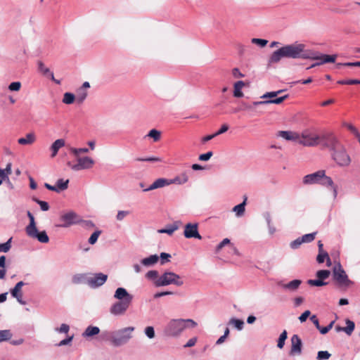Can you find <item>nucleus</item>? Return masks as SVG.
I'll use <instances>...</instances> for the list:
<instances>
[{
  "label": "nucleus",
  "mask_w": 360,
  "mask_h": 360,
  "mask_svg": "<svg viewBox=\"0 0 360 360\" xmlns=\"http://www.w3.org/2000/svg\"><path fill=\"white\" fill-rule=\"evenodd\" d=\"M146 278L152 281L154 285L156 286L157 281L160 278V276L158 271L150 270L146 273Z\"/></svg>",
  "instance_id": "34"
},
{
  "label": "nucleus",
  "mask_w": 360,
  "mask_h": 360,
  "mask_svg": "<svg viewBox=\"0 0 360 360\" xmlns=\"http://www.w3.org/2000/svg\"><path fill=\"white\" fill-rule=\"evenodd\" d=\"M179 226L176 224L171 225L167 226L165 229H162L158 230V232L160 233H167L169 235H172L176 230H177Z\"/></svg>",
  "instance_id": "43"
},
{
  "label": "nucleus",
  "mask_w": 360,
  "mask_h": 360,
  "mask_svg": "<svg viewBox=\"0 0 360 360\" xmlns=\"http://www.w3.org/2000/svg\"><path fill=\"white\" fill-rule=\"evenodd\" d=\"M65 141L62 139L56 140L51 146V150L52 152L51 157H55L60 148L65 146Z\"/></svg>",
  "instance_id": "28"
},
{
  "label": "nucleus",
  "mask_w": 360,
  "mask_h": 360,
  "mask_svg": "<svg viewBox=\"0 0 360 360\" xmlns=\"http://www.w3.org/2000/svg\"><path fill=\"white\" fill-rule=\"evenodd\" d=\"M12 335L8 330H0V342L8 340L11 338Z\"/></svg>",
  "instance_id": "45"
},
{
  "label": "nucleus",
  "mask_w": 360,
  "mask_h": 360,
  "mask_svg": "<svg viewBox=\"0 0 360 360\" xmlns=\"http://www.w3.org/2000/svg\"><path fill=\"white\" fill-rule=\"evenodd\" d=\"M36 141V136L34 133H28L25 137L18 139V143L20 145H31Z\"/></svg>",
  "instance_id": "27"
},
{
  "label": "nucleus",
  "mask_w": 360,
  "mask_h": 360,
  "mask_svg": "<svg viewBox=\"0 0 360 360\" xmlns=\"http://www.w3.org/2000/svg\"><path fill=\"white\" fill-rule=\"evenodd\" d=\"M25 285L23 281H19L15 287L11 290V295L16 298L17 301L21 304H25L26 302L22 300V287Z\"/></svg>",
  "instance_id": "18"
},
{
  "label": "nucleus",
  "mask_w": 360,
  "mask_h": 360,
  "mask_svg": "<svg viewBox=\"0 0 360 360\" xmlns=\"http://www.w3.org/2000/svg\"><path fill=\"white\" fill-rule=\"evenodd\" d=\"M288 98V95L286 94L283 96H281V97L276 98L274 99H269V100H266V101H255L252 103V105L254 106H257L259 105H265V104H271V103L280 104Z\"/></svg>",
  "instance_id": "25"
},
{
  "label": "nucleus",
  "mask_w": 360,
  "mask_h": 360,
  "mask_svg": "<svg viewBox=\"0 0 360 360\" xmlns=\"http://www.w3.org/2000/svg\"><path fill=\"white\" fill-rule=\"evenodd\" d=\"M308 56L309 57H308L307 59L315 60H317V62L312 64L310 67L307 68V69H310V68L316 67V66L321 65L325 63H335V61L337 58V55L322 54V53H319L317 52H313L311 51H309Z\"/></svg>",
  "instance_id": "9"
},
{
  "label": "nucleus",
  "mask_w": 360,
  "mask_h": 360,
  "mask_svg": "<svg viewBox=\"0 0 360 360\" xmlns=\"http://www.w3.org/2000/svg\"><path fill=\"white\" fill-rule=\"evenodd\" d=\"M131 302L132 301H130V299L121 301L120 300L111 306L110 311L115 316L122 315L127 311Z\"/></svg>",
  "instance_id": "12"
},
{
  "label": "nucleus",
  "mask_w": 360,
  "mask_h": 360,
  "mask_svg": "<svg viewBox=\"0 0 360 360\" xmlns=\"http://www.w3.org/2000/svg\"><path fill=\"white\" fill-rule=\"evenodd\" d=\"M347 326L344 328V332H345L348 335H350L354 330L355 324L352 321L349 319L346 320Z\"/></svg>",
  "instance_id": "42"
},
{
  "label": "nucleus",
  "mask_w": 360,
  "mask_h": 360,
  "mask_svg": "<svg viewBox=\"0 0 360 360\" xmlns=\"http://www.w3.org/2000/svg\"><path fill=\"white\" fill-rule=\"evenodd\" d=\"M12 238H9L6 243H0V252H8L11 248Z\"/></svg>",
  "instance_id": "44"
},
{
  "label": "nucleus",
  "mask_w": 360,
  "mask_h": 360,
  "mask_svg": "<svg viewBox=\"0 0 360 360\" xmlns=\"http://www.w3.org/2000/svg\"><path fill=\"white\" fill-rule=\"evenodd\" d=\"M70 153L72 154H73L76 158H78L79 153H86L89 152V149L87 148H70Z\"/></svg>",
  "instance_id": "47"
},
{
  "label": "nucleus",
  "mask_w": 360,
  "mask_h": 360,
  "mask_svg": "<svg viewBox=\"0 0 360 360\" xmlns=\"http://www.w3.org/2000/svg\"><path fill=\"white\" fill-rule=\"evenodd\" d=\"M320 184L323 186L330 187L334 193L335 197L337 195V187L334 184L333 179L326 175V171H323V177L321 179Z\"/></svg>",
  "instance_id": "24"
},
{
  "label": "nucleus",
  "mask_w": 360,
  "mask_h": 360,
  "mask_svg": "<svg viewBox=\"0 0 360 360\" xmlns=\"http://www.w3.org/2000/svg\"><path fill=\"white\" fill-rule=\"evenodd\" d=\"M159 260V256L157 255H151L141 261V264L145 266H151L155 264Z\"/></svg>",
  "instance_id": "29"
},
{
  "label": "nucleus",
  "mask_w": 360,
  "mask_h": 360,
  "mask_svg": "<svg viewBox=\"0 0 360 360\" xmlns=\"http://www.w3.org/2000/svg\"><path fill=\"white\" fill-rule=\"evenodd\" d=\"M329 258V255L327 252H319L316 257V261L319 264L323 263L325 260Z\"/></svg>",
  "instance_id": "52"
},
{
  "label": "nucleus",
  "mask_w": 360,
  "mask_h": 360,
  "mask_svg": "<svg viewBox=\"0 0 360 360\" xmlns=\"http://www.w3.org/2000/svg\"><path fill=\"white\" fill-rule=\"evenodd\" d=\"M319 134L312 129H305L300 134L299 143L306 147L319 146Z\"/></svg>",
  "instance_id": "8"
},
{
  "label": "nucleus",
  "mask_w": 360,
  "mask_h": 360,
  "mask_svg": "<svg viewBox=\"0 0 360 360\" xmlns=\"http://www.w3.org/2000/svg\"><path fill=\"white\" fill-rule=\"evenodd\" d=\"M99 332L100 329L98 327L89 326L86 328L84 332L82 333V336L84 338H89L98 334Z\"/></svg>",
  "instance_id": "32"
},
{
  "label": "nucleus",
  "mask_w": 360,
  "mask_h": 360,
  "mask_svg": "<svg viewBox=\"0 0 360 360\" xmlns=\"http://www.w3.org/2000/svg\"><path fill=\"white\" fill-rule=\"evenodd\" d=\"M21 88V83L20 82H13L8 85V89L11 91H18Z\"/></svg>",
  "instance_id": "57"
},
{
  "label": "nucleus",
  "mask_w": 360,
  "mask_h": 360,
  "mask_svg": "<svg viewBox=\"0 0 360 360\" xmlns=\"http://www.w3.org/2000/svg\"><path fill=\"white\" fill-rule=\"evenodd\" d=\"M323 169L319 170L316 172L305 175L303 177L302 183L305 185L311 184H320L321 179L323 177Z\"/></svg>",
  "instance_id": "15"
},
{
  "label": "nucleus",
  "mask_w": 360,
  "mask_h": 360,
  "mask_svg": "<svg viewBox=\"0 0 360 360\" xmlns=\"http://www.w3.org/2000/svg\"><path fill=\"white\" fill-rule=\"evenodd\" d=\"M27 215L30 219V224L25 229L27 236L32 238H37L40 243H48L49 238L46 232L45 231L38 232L33 214L30 211H27Z\"/></svg>",
  "instance_id": "4"
},
{
  "label": "nucleus",
  "mask_w": 360,
  "mask_h": 360,
  "mask_svg": "<svg viewBox=\"0 0 360 360\" xmlns=\"http://www.w3.org/2000/svg\"><path fill=\"white\" fill-rule=\"evenodd\" d=\"M282 58H285L283 47L273 52V53L269 57L268 63L269 65L277 63L281 60Z\"/></svg>",
  "instance_id": "22"
},
{
  "label": "nucleus",
  "mask_w": 360,
  "mask_h": 360,
  "mask_svg": "<svg viewBox=\"0 0 360 360\" xmlns=\"http://www.w3.org/2000/svg\"><path fill=\"white\" fill-rule=\"evenodd\" d=\"M184 235L186 238L202 239V236L198 232V224L188 223L185 226Z\"/></svg>",
  "instance_id": "16"
},
{
  "label": "nucleus",
  "mask_w": 360,
  "mask_h": 360,
  "mask_svg": "<svg viewBox=\"0 0 360 360\" xmlns=\"http://www.w3.org/2000/svg\"><path fill=\"white\" fill-rule=\"evenodd\" d=\"M82 227L86 229H91L94 226V224L90 220H82L79 223Z\"/></svg>",
  "instance_id": "64"
},
{
  "label": "nucleus",
  "mask_w": 360,
  "mask_h": 360,
  "mask_svg": "<svg viewBox=\"0 0 360 360\" xmlns=\"http://www.w3.org/2000/svg\"><path fill=\"white\" fill-rule=\"evenodd\" d=\"M145 335L150 339L155 338V330L153 326H147L144 330Z\"/></svg>",
  "instance_id": "58"
},
{
  "label": "nucleus",
  "mask_w": 360,
  "mask_h": 360,
  "mask_svg": "<svg viewBox=\"0 0 360 360\" xmlns=\"http://www.w3.org/2000/svg\"><path fill=\"white\" fill-rule=\"evenodd\" d=\"M101 231H94L91 236H90V238H89V243L91 245H94V243H96L100 234H101Z\"/></svg>",
  "instance_id": "54"
},
{
  "label": "nucleus",
  "mask_w": 360,
  "mask_h": 360,
  "mask_svg": "<svg viewBox=\"0 0 360 360\" xmlns=\"http://www.w3.org/2000/svg\"><path fill=\"white\" fill-rule=\"evenodd\" d=\"M285 58L307 59L308 50L303 44H293L283 46Z\"/></svg>",
  "instance_id": "3"
},
{
  "label": "nucleus",
  "mask_w": 360,
  "mask_h": 360,
  "mask_svg": "<svg viewBox=\"0 0 360 360\" xmlns=\"http://www.w3.org/2000/svg\"><path fill=\"white\" fill-rule=\"evenodd\" d=\"M147 136L153 138L155 141H157L160 139V132L153 129L149 131Z\"/></svg>",
  "instance_id": "51"
},
{
  "label": "nucleus",
  "mask_w": 360,
  "mask_h": 360,
  "mask_svg": "<svg viewBox=\"0 0 360 360\" xmlns=\"http://www.w3.org/2000/svg\"><path fill=\"white\" fill-rule=\"evenodd\" d=\"M316 232H313V233H308V234H305L304 236H302L301 238H302V242L303 243H310L311 241H313L315 238V236L316 235Z\"/></svg>",
  "instance_id": "48"
},
{
  "label": "nucleus",
  "mask_w": 360,
  "mask_h": 360,
  "mask_svg": "<svg viewBox=\"0 0 360 360\" xmlns=\"http://www.w3.org/2000/svg\"><path fill=\"white\" fill-rule=\"evenodd\" d=\"M287 337H288L287 331L285 330H284L280 335L279 338L278 340L277 347L279 349L283 348V347L285 345V341L287 339Z\"/></svg>",
  "instance_id": "41"
},
{
  "label": "nucleus",
  "mask_w": 360,
  "mask_h": 360,
  "mask_svg": "<svg viewBox=\"0 0 360 360\" xmlns=\"http://www.w3.org/2000/svg\"><path fill=\"white\" fill-rule=\"evenodd\" d=\"M330 357V354L328 351H320L318 352V360H326Z\"/></svg>",
  "instance_id": "55"
},
{
  "label": "nucleus",
  "mask_w": 360,
  "mask_h": 360,
  "mask_svg": "<svg viewBox=\"0 0 360 360\" xmlns=\"http://www.w3.org/2000/svg\"><path fill=\"white\" fill-rule=\"evenodd\" d=\"M77 164L71 165L68 162V165L74 171H79L82 169H88L91 168L94 165V160L89 157H78L77 158Z\"/></svg>",
  "instance_id": "11"
},
{
  "label": "nucleus",
  "mask_w": 360,
  "mask_h": 360,
  "mask_svg": "<svg viewBox=\"0 0 360 360\" xmlns=\"http://www.w3.org/2000/svg\"><path fill=\"white\" fill-rule=\"evenodd\" d=\"M70 330V327L68 324L62 323L60 328L56 329V330L60 333H68Z\"/></svg>",
  "instance_id": "63"
},
{
  "label": "nucleus",
  "mask_w": 360,
  "mask_h": 360,
  "mask_svg": "<svg viewBox=\"0 0 360 360\" xmlns=\"http://www.w3.org/2000/svg\"><path fill=\"white\" fill-rule=\"evenodd\" d=\"M114 297L120 301L128 299H130V301L133 300V296L124 288H118L115 292Z\"/></svg>",
  "instance_id": "20"
},
{
  "label": "nucleus",
  "mask_w": 360,
  "mask_h": 360,
  "mask_svg": "<svg viewBox=\"0 0 360 360\" xmlns=\"http://www.w3.org/2000/svg\"><path fill=\"white\" fill-rule=\"evenodd\" d=\"M331 155L333 160L340 167H345L351 164L352 159L341 143L331 151Z\"/></svg>",
  "instance_id": "5"
},
{
  "label": "nucleus",
  "mask_w": 360,
  "mask_h": 360,
  "mask_svg": "<svg viewBox=\"0 0 360 360\" xmlns=\"http://www.w3.org/2000/svg\"><path fill=\"white\" fill-rule=\"evenodd\" d=\"M291 349L290 354L291 355H300L302 353V343L297 335H293L291 337Z\"/></svg>",
  "instance_id": "17"
},
{
  "label": "nucleus",
  "mask_w": 360,
  "mask_h": 360,
  "mask_svg": "<svg viewBox=\"0 0 360 360\" xmlns=\"http://www.w3.org/2000/svg\"><path fill=\"white\" fill-rule=\"evenodd\" d=\"M302 281L298 279H295L288 283L282 284L281 286L283 289L288 290L290 291H295L298 289L301 285Z\"/></svg>",
  "instance_id": "30"
},
{
  "label": "nucleus",
  "mask_w": 360,
  "mask_h": 360,
  "mask_svg": "<svg viewBox=\"0 0 360 360\" xmlns=\"http://www.w3.org/2000/svg\"><path fill=\"white\" fill-rule=\"evenodd\" d=\"M88 276L86 274H76L72 277V283L75 284H87Z\"/></svg>",
  "instance_id": "36"
},
{
  "label": "nucleus",
  "mask_w": 360,
  "mask_h": 360,
  "mask_svg": "<svg viewBox=\"0 0 360 360\" xmlns=\"http://www.w3.org/2000/svg\"><path fill=\"white\" fill-rule=\"evenodd\" d=\"M172 284L181 286L184 284V281L179 275L172 271H165L160 276V278L157 281L156 287L166 286Z\"/></svg>",
  "instance_id": "6"
},
{
  "label": "nucleus",
  "mask_w": 360,
  "mask_h": 360,
  "mask_svg": "<svg viewBox=\"0 0 360 360\" xmlns=\"http://www.w3.org/2000/svg\"><path fill=\"white\" fill-rule=\"evenodd\" d=\"M39 206L42 211H47L49 209V205L48 202L45 201H42L36 198L33 199Z\"/></svg>",
  "instance_id": "59"
},
{
  "label": "nucleus",
  "mask_w": 360,
  "mask_h": 360,
  "mask_svg": "<svg viewBox=\"0 0 360 360\" xmlns=\"http://www.w3.org/2000/svg\"><path fill=\"white\" fill-rule=\"evenodd\" d=\"M108 276L103 273L95 274L88 276L87 285L91 288H96L103 285L107 281Z\"/></svg>",
  "instance_id": "14"
},
{
  "label": "nucleus",
  "mask_w": 360,
  "mask_h": 360,
  "mask_svg": "<svg viewBox=\"0 0 360 360\" xmlns=\"http://www.w3.org/2000/svg\"><path fill=\"white\" fill-rule=\"evenodd\" d=\"M60 220L64 222L63 224L60 225L61 227H69L71 225L79 224L81 219L76 212L73 211L68 212L60 217Z\"/></svg>",
  "instance_id": "13"
},
{
  "label": "nucleus",
  "mask_w": 360,
  "mask_h": 360,
  "mask_svg": "<svg viewBox=\"0 0 360 360\" xmlns=\"http://www.w3.org/2000/svg\"><path fill=\"white\" fill-rule=\"evenodd\" d=\"M69 184V180L66 179L64 180L63 179H60L56 181V188L58 190V193H59L61 191H65L68 188Z\"/></svg>",
  "instance_id": "38"
},
{
  "label": "nucleus",
  "mask_w": 360,
  "mask_h": 360,
  "mask_svg": "<svg viewBox=\"0 0 360 360\" xmlns=\"http://www.w3.org/2000/svg\"><path fill=\"white\" fill-rule=\"evenodd\" d=\"M171 180L160 178L156 179L148 188L143 189V191H149L151 190L162 188L169 185H171Z\"/></svg>",
  "instance_id": "19"
},
{
  "label": "nucleus",
  "mask_w": 360,
  "mask_h": 360,
  "mask_svg": "<svg viewBox=\"0 0 360 360\" xmlns=\"http://www.w3.org/2000/svg\"><path fill=\"white\" fill-rule=\"evenodd\" d=\"M333 278L340 287L348 288L354 283L348 278L345 271L340 263L336 264L333 269Z\"/></svg>",
  "instance_id": "7"
},
{
  "label": "nucleus",
  "mask_w": 360,
  "mask_h": 360,
  "mask_svg": "<svg viewBox=\"0 0 360 360\" xmlns=\"http://www.w3.org/2000/svg\"><path fill=\"white\" fill-rule=\"evenodd\" d=\"M135 160L139 162H160V159L157 157H148L145 158H137Z\"/></svg>",
  "instance_id": "60"
},
{
  "label": "nucleus",
  "mask_w": 360,
  "mask_h": 360,
  "mask_svg": "<svg viewBox=\"0 0 360 360\" xmlns=\"http://www.w3.org/2000/svg\"><path fill=\"white\" fill-rule=\"evenodd\" d=\"M245 86L243 81H238L234 84L233 96L236 98H241L243 96V93L241 89Z\"/></svg>",
  "instance_id": "33"
},
{
  "label": "nucleus",
  "mask_w": 360,
  "mask_h": 360,
  "mask_svg": "<svg viewBox=\"0 0 360 360\" xmlns=\"http://www.w3.org/2000/svg\"><path fill=\"white\" fill-rule=\"evenodd\" d=\"M283 91L284 90L281 89V90H278V91H276L266 92V94H264V95H262L261 96V98H272V99H274L278 94L282 93Z\"/></svg>",
  "instance_id": "46"
},
{
  "label": "nucleus",
  "mask_w": 360,
  "mask_h": 360,
  "mask_svg": "<svg viewBox=\"0 0 360 360\" xmlns=\"http://www.w3.org/2000/svg\"><path fill=\"white\" fill-rule=\"evenodd\" d=\"M38 68L39 71L45 76L49 77L53 82H55L56 84H60V82L59 80H57L54 78L53 72L50 71L49 68H46L44 64L39 61L38 63Z\"/></svg>",
  "instance_id": "26"
},
{
  "label": "nucleus",
  "mask_w": 360,
  "mask_h": 360,
  "mask_svg": "<svg viewBox=\"0 0 360 360\" xmlns=\"http://www.w3.org/2000/svg\"><path fill=\"white\" fill-rule=\"evenodd\" d=\"M171 255L166 252H162L160 253V255L159 257V259H160V263L161 264H164L167 262H169L170 261Z\"/></svg>",
  "instance_id": "56"
},
{
  "label": "nucleus",
  "mask_w": 360,
  "mask_h": 360,
  "mask_svg": "<svg viewBox=\"0 0 360 360\" xmlns=\"http://www.w3.org/2000/svg\"><path fill=\"white\" fill-rule=\"evenodd\" d=\"M282 58H285L283 47L273 52V53L269 57L268 63L269 65L277 63L281 60Z\"/></svg>",
  "instance_id": "21"
},
{
  "label": "nucleus",
  "mask_w": 360,
  "mask_h": 360,
  "mask_svg": "<svg viewBox=\"0 0 360 360\" xmlns=\"http://www.w3.org/2000/svg\"><path fill=\"white\" fill-rule=\"evenodd\" d=\"M251 42L254 44H257L260 47H264L267 44L268 41L263 39L252 38L251 39Z\"/></svg>",
  "instance_id": "53"
},
{
  "label": "nucleus",
  "mask_w": 360,
  "mask_h": 360,
  "mask_svg": "<svg viewBox=\"0 0 360 360\" xmlns=\"http://www.w3.org/2000/svg\"><path fill=\"white\" fill-rule=\"evenodd\" d=\"M229 323L232 324L236 329L241 330L243 328L244 321L240 319L232 318L229 321Z\"/></svg>",
  "instance_id": "39"
},
{
  "label": "nucleus",
  "mask_w": 360,
  "mask_h": 360,
  "mask_svg": "<svg viewBox=\"0 0 360 360\" xmlns=\"http://www.w3.org/2000/svg\"><path fill=\"white\" fill-rule=\"evenodd\" d=\"M308 284L312 286H323L326 285L327 284L326 282H324L323 281L321 280L320 278L317 279H310L307 281Z\"/></svg>",
  "instance_id": "49"
},
{
  "label": "nucleus",
  "mask_w": 360,
  "mask_h": 360,
  "mask_svg": "<svg viewBox=\"0 0 360 360\" xmlns=\"http://www.w3.org/2000/svg\"><path fill=\"white\" fill-rule=\"evenodd\" d=\"M197 323L193 319H172L165 328V333L171 337H177L186 328H195Z\"/></svg>",
  "instance_id": "1"
},
{
  "label": "nucleus",
  "mask_w": 360,
  "mask_h": 360,
  "mask_svg": "<svg viewBox=\"0 0 360 360\" xmlns=\"http://www.w3.org/2000/svg\"><path fill=\"white\" fill-rule=\"evenodd\" d=\"M75 99L76 96L73 94L66 92L64 94L63 102L65 104H72Z\"/></svg>",
  "instance_id": "40"
},
{
  "label": "nucleus",
  "mask_w": 360,
  "mask_h": 360,
  "mask_svg": "<svg viewBox=\"0 0 360 360\" xmlns=\"http://www.w3.org/2000/svg\"><path fill=\"white\" fill-rule=\"evenodd\" d=\"M330 274V272L329 270H319L316 272L317 278H320L322 281L328 278Z\"/></svg>",
  "instance_id": "50"
},
{
  "label": "nucleus",
  "mask_w": 360,
  "mask_h": 360,
  "mask_svg": "<svg viewBox=\"0 0 360 360\" xmlns=\"http://www.w3.org/2000/svg\"><path fill=\"white\" fill-rule=\"evenodd\" d=\"M340 143V142L333 132H326L319 135V146L329 148L331 151Z\"/></svg>",
  "instance_id": "10"
},
{
  "label": "nucleus",
  "mask_w": 360,
  "mask_h": 360,
  "mask_svg": "<svg viewBox=\"0 0 360 360\" xmlns=\"http://www.w3.org/2000/svg\"><path fill=\"white\" fill-rule=\"evenodd\" d=\"M213 155V153L212 151H209L206 153H203V154H201L200 155L198 159L200 160V161H207L209 160L211 157Z\"/></svg>",
  "instance_id": "62"
},
{
  "label": "nucleus",
  "mask_w": 360,
  "mask_h": 360,
  "mask_svg": "<svg viewBox=\"0 0 360 360\" xmlns=\"http://www.w3.org/2000/svg\"><path fill=\"white\" fill-rule=\"evenodd\" d=\"M279 136L288 141H294L299 143L300 134L290 131H280Z\"/></svg>",
  "instance_id": "23"
},
{
  "label": "nucleus",
  "mask_w": 360,
  "mask_h": 360,
  "mask_svg": "<svg viewBox=\"0 0 360 360\" xmlns=\"http://www.w3.org/2000/svg\"><path fill=\"white\" fill-rule=\"evenodd\" d=\"M134 329V327L129 326L115 330L109 335V340L114 346L123 345L132 338Z\"/></svg>",
  "instance_id": "2"
},
{
  "label": "nucleus",
  "mask_w": 360,
  "mask_h": 360,
  "mask_svg": "<svg viewBox=\"0 0 360 360\" xmlns=\"http://www.w3.org/2000/svg\"><path fill=\"white\" fill-rule=\"evenodd\" d=\"M231 245L230 240L229 238H224L219 245L216 247V252H219L225 245Z\"/></svg>",
  "instance_id": "61"
},
{
  "label": "nucleus",
  "mask_w": 360,
  "mask_h": 360,
  "mask_svg": "<svg viewBox=\"0 0 360 360\" xmlns=\"http://www.w3.org/2000/svg\"><path fill=\"white\" fill-rule=\"evenodd\" d=\"M76 101L79 103H82L84 102V101L86 99L87 96V91L86 89H84L82 88H80L77 90V94H76Z\"/></svg>",
  "instance_id": "37"
},
{
  "label": "nucleus",
  "mask_w": 360,
  "mask_h": 360,
  "mask_svg": "<svg viewBox=\"0 0 360 360\" xmlns=\"http://www.w3.org/2000/svg\"><path fill=\"white\" fill-rule=\"evenodd\" d=\"M172 184H186L188 181V176L186 172L181 173L180 175L176 176L174 179H171Z\"/></svg>",
  "instance_id": "31"
},
{
  "label": "nucleus",
  "mask_w": 360,
  "mask_h": 360,
  "mask_svg": "<svg viewBox=\"0 0 360 360\" xmlns=\"http://www.w3.org/2000/svg\"><path fill=\"white\" fill-rule=\"evenodd\" d=\"M246 204V198L244 201L239 205H236L233 208V211L236 213L237 217H241L245 212V206Z\"/></svg>",
  "instance_id": "35"
}]
</instances>
